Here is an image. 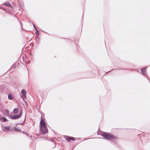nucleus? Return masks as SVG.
Here are the masks:
<instances>
[{"label":"nucleus","instance_id":"nucleus-1","mask_svg":"<svg viewBox=\"0 0 150 150\" xmlns=\"http://www.w3.org/2000/svg\"><path fill=\"white\" fill-rule=\"evenodd\" d=\"M101 135L102 137L105 138L107 140L114 141L117 139V137L107 132H103L101 133Z\"/></svg>","mask_w":150,"mask_h":150},{"label":"nucleus","instance_id":"nucleus-2","mask_svg":"<svg viewBox=\"0 0 150 150\" xmlns=\"http://www.w3.org/2000/svg\"><path fill=\"white\" fill-rule=\"evenodd\" d=\"M22 112V111L21 110L19 114L17 115H9V117L11 119H16L19 118L21 116Z\"/></svg>","mask_w":150,"mask_h":150},{"label":"nucleus","instance_id":"nucleus-3","mask_svg":"<svg viewBox=\"0 0 150 150\" xmlns=\"http://www.w3.org/2000/svg\"><path fill=\"white\" fill-rule=\"evenodd\" d=\"M40 133L42 134H44L48 132V129L47 126L42 127H40Z\"/></svg>","mask_w":150,"mask_h":150},{"label":"nucleus","instance_id":"nucleus-4","mask_svg":"<svg viewBox=\"0 0 150 150\" xmlns=\"http://www.w3.org/2000/svg\"><path fill=\"white\" fill-rule=\"evenodd\" d=\"M21 93L22 95V96L21 97H22V99L25 102L24 99L26 97V91L24 89L22 90L21 91Z\"/></svg>","mask_w":150,"mask_h":150},{"label":"nucleus","instance_id":"nucleus-5","mask_svg":"<svg viewBox=\"0 0 150 150\" xmlns=\"http://www.w3.org/2000/svg\"><path fill=\"white\" fill-rule=\"evenodd\" d=\"M64 139H66L68 142H69L70 140H75L74 138L73 137L66 135H64Z\"/></svg>","mask_w":150,"mask_h":150},{"label":"nucleus","instance_id":"nucleus-6","mask_svg":"<svg viewBox=\"0 0 150 150\" xmlns=\"http://www.w3.org/2000/svg\"><path fill=\"white\" fill-rule=\"evenodd\" d=\"M40 126L41 127L47 126L46 123L44 122V119H41L40 122Z\"/></svg>","mask_w":150,"mask_h":150},{"label":"nucleus","instance_id":"nucleus-7","mask_svg":"<svg viewBox=\"0 0 150 150\" xmlns=\"http://www.w3.org/2000/svg\"><path fill=\"white\" fill-rule=\"evenodd\" d=\"M1 112L4 116H7L9 114V112L7 110H4L1 111Z\"/></svg>","mask_w":150,"mask_h":150},{"label":"nucleus","instance_id":"nucleus-8","mask_svg":"<svg viewBox=\"0 0 150 150\" xmlns=\"http://www.w3.org/2000/svg\"><path fill=\"white\" fill-rule=\"evenodd\" d=\"M146 68L147 67L141 69V73L144 76L146 75L145 71Z\"/></svg>","mask_w":150,"mask_h":150},{"label":"nucleus","instance_id":"nucleus-9","mask_svg":"<svg viewBox=\"0 0 150 150\" xmlns=\"http://www.w3.org/2000/svg\"><path fill=\"white\" fill-rule=\"evenodd\" d=\"M17 66V64L16 63H14L11 66L10 69V70H11L12 69H13L15 68L16 67V66Z\"/></svg>","mask_w":150,"mask_h":150},{"label":"nucleus","instance_id":"nucleus-10","mask_svg":"<svg viewBox=\"0 0 150 150\" xmlns=\"http://www.w3.org/2000/svg\"><path fill=\"white\" fill-rule=\"evenodd\" d=\"M8 98L9 100H12L13 98V96L11 94H9L8 95Z\"/></svg>","mask_w":150,"mask_h":150},{"label":"nucleus","instance_id":"nucleus-11","mask_svg":"<svg viewBox=\"0 0 150 150\" xmlns=\"http://www.w3.org/2000/svg\"><path fill=\"white\" fill-rule=\"evenodd\" d=\"M4 5L9 7H11V4L7 2H4L3 4Z\"/></svg>","mask_w":150,"mask_h":150},{"label":"nucleus","instance_id":"nucleus-12","mask_svg":"<svg viewBox=\"0 0 150 150\" xmlns=\"http://www.w3.org/2000/svg\"><path fill=\"white\" fill-rule=\"evenodd\" d=\"M13 113L15 114H17L18 113V110L17 108H15L13 109Z\"/></svg>","mask_w":150,"mask_h":150},{"label":"nucleus","instance_id":"nucleus-13","mask_svg":"<svg viewBox=\"0 0 150 150\" xmlns=\"http://www.w3.org/2000/svg\"><path fill=\"white\" fill-rule=\"evenodd\" d=\"M2 120L3 122H6L8 121V120L5 117H2Z\"/></svg>","mask_w":150,"mask_h":150},{"label":"nucleus","instance_id":"nucleus-14","mask_svg":"<svg viewBox=\"0 0 150 150\" xmlns=\"http://www.w3.org/2000/svg\"><path fill=\"white\" fill-rule=\"evenodd\" d=\"M14 129L17 132H20L21 131V130L19 129H18L16 127H14Z\"/></svg>","mask_w":150,"mask_h":150},{"label":"nucleus","instance_id":"nucleus-15","mask_svg":"<svg viewBox=\"0 0 150 150\" xmlns=\"http://www.w3.org/2000/svg\"><path fill=\"white\" fill-rule=\"evenodd\" d=\"M4 128L6 130H9L10 129L9 127L7 126H5L4 127Z\"/></svg>","mask_w":150,"mask_h":150},{"label":"nucleus","instance_id":"nucleus-16","mask_svg":"<svg viewBox=\"0 0 150 150\" xmlns=\"http://www.w3.org/2000/svg\"><path fill=\"white\" fill-rule=\"evenodd\" d=\"M36 30V31L35 32V33L36 36H38L39 35V31L38 30Z\"/></svg>","mask_w":150,"mask_h":150},{"label":"nucleus","instance_id":"nucleus-17","mask_svg":"<svg viewBox=\"0 0 150 150\" xmlns=\"http://www.w3.org/2000/svg\"><path fill=\"white\" fill-rule=\"evenodd\" d=\"M33 27L35 29V30H38V29H37V27H36L35 26V25L34 24H33Z\"/></svg>","mask_w":150,"mask_h":150},{"label":"nucleus","instance_id":"nucleus-18","mask_svg":"<svg viewBox=\"0 0 150 150\" xmlns=\"http://www.w3.org/2000/svg\"><path fill=\"white\" fill-rule=\"evenodd\" d=\"M25 118H26V115H25V119L24 120V121L23 123H24V122L25 121Z\"/></svg>","mask_w":150,"mask_h":150},{"label":"nucleus","instance_id":"nucleus-19","mask_svg":"<svg viewBox=\"0 0 150 150\" xmlns=\"http://www.w3.org/2000/svg\"><path fill=\"white\" fill-rule=\"evenodd\" d=\"M35 38H36V39L38 38V36H35Z\"/></svg>","mask_w":150,"mask_h":150},{"label":"nucleus","instance_id":"nucleus-20","mask_svg":"<svg viewBox=\"0 0 150 150\" xmlns=\"http://www.w3.org/2000/svg\"><path fill=\"white\" fill-rule=\"evenodd\" d=\"M3 10H5H5L4 9V8H3Z\"/></svg>","mask_w":150,"mask_h":150},{"label":"nucleus","instance_id":"nucleus-21","mask_svg":"<svg viewBox=\"0 0 150 150\" xmlns=\"http://www.w3.org/2000/svg\"><path fill=\"white\" fill-rule=\"evenodd\" d=\"M23 123H21L20 125H22L23 124Z\"/></svg>","mask_w":150,"mask_h":150},{"label":"nucleus","instance_id":"nucleus-22","mask_svg":"<svg viewBox=\"0 0 150 150\" xmlns=\"http://www.w3.org/2000/svg\"><path fill=\"white\" fill-rule=\"evenodd\" d=\"M1 117H0V120H1Z\"/></svg>","mask_w":150,"mask_h":150}]
</instances>
